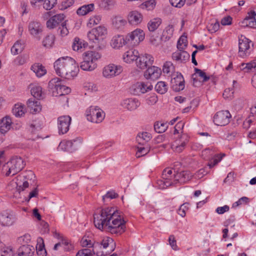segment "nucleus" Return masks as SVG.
I'll list each match as a JSON object with an SVG mask.
<instances>
[{"mask_svg": "<svg viewBox=\"0 0 256 256\" xmlns=\"http://www.w3.org/2000/svg\"><path fill=\"white\" fill-rule=\"evenodd\" d=\"M94 218L95 226L100 230L117 235L122 234L126 230V222L115 208L106 207L98 210Z\"/></svg>", "mask_w": 256, "mask_h": 256, "instance_id": "f257e3e1", "label": "nucleus"}, {"mask_svg": "<svg viewBox=\"0 0 256 256\" xmlns=\"http://www.w3.org/2000/svg\"><path fill=\"white\" fill-rule=\"evenodd\" d=\"M102 57L101 54L96 51L88 50L82 54V61L80 68L84 71H92L97 67V61Z\"/></svg>", "mask_w": 256, "mask_h": 256, "instance_id": "f03ea898", "label": "nucleus"}, {"mask_svg": "<svg viewBox=\"0 0 256 256\" xmlns=\"http://www.w3.org/2000/svg\"><path fill=\"white\" fill-rule=\"evenodd\" d=\"M25 166L26 162L21 157L16 156L4 165L2 170L6 176H14L20 172Z\"/></svg>", "mask_w": 256, "mask_h": 256, "instance_id": "7ed1b4c3", "label": "nucleus"}, {"mask_svg": "<svg viewBox=\"0 0 256 256\" xmlns=\"http://www.w3.org/2000/svg\"><path fill=\"white\" fill-rule=\"evenodd\" d=\"M192 176L189 171L176 172L170 168H166L163 170V177L165 179H172L174 185L177 183L183 184L188 181Z\"/></svg>", "mask_w": 256, "mask_h": 256, "instance_id": "20e7f679", "label": "nucleus"}, {"mask_svg": "<svg viewBox=\"0 0 256 256\" xmlns=\"http://www.w3.org/2000/svg\"><path fill=\"white\" fill-rule=\"evenodd\" d=\"M48 86L52 90V95L54 96L66 95L70 92V88L64 85L62 80L58 78L51 80Z\"/></svg>", "mask_w": 256, "mask_h": 256, "instance_id": "39448f33", "label": "nucleus"}, {"mask_svg": "<svg viewBox=\"0 0 256 256\" xmlns=\"http://www.w3.org/2000/svg\"><path fill=\"white\" fill-rule=\"evenodd\" d=\"M87 120L94 123L100 124L105 118V112L100 108L91 106L86 111Z\"/></svg>", "mask_w": 256, "mask_h": 256, "instance_id": "423d86ee", "label": "nucleus"}, {"mask_svg": "<svg viewBox=\"0 0 256 256\" xmlns=\"http://www.w3.org/2000/svg\"><path fill=\"white\" fill-rule=\"evenodd\" d=\"M106 34V28L104 26H100L89 31L87 36L90 42L98 45L103 40Z\"/></svg>", "mask_w": 256, "mask_h": 256, "instance_id": "0eeeda50", "label": "nucleus"}, {"mask_svg": "<svg viewBox=\"0 0 256 256\" xmlns=\"http://www.w3.org/2000/svg\"><path fill=\"white\" fill-rule=\"evenodd\" d=\"M18 221L16 214L11 210H6L0 213V225L10 227L16 224Z\"/></svg>", "mask_w": 256, "mask_h": 256, "instance_id": "6e6552de", "label": "nucleus"}, {"mask_svg": "<svg viewBox=\"0 0 256 256\" xmlns=\"http://www.w3.org/2000/svg\"><path fill=\"white\" fill-rule=\"evenodd\" d=\"M252 41L244 36H241L238 39V56L242 58L248 56L252 52L253 48L250 46Z\"/></svg>", "mask_w": 256, "mask_h": 256, "instance_id": "1a4fd4ad", "label": "nucleus"}, {"mask_svg": "<svg viewBox=\"0 0 256 256\" xmlns=\"http://www.w3.org/2000/svg\"><path fill=\"white\" fill-rule=\"evenodd\" d=\"M174 138L171 148L174 152L180 153L185 149L189 142V137L187 134L182 133Z\"/></svg>", "mask_w": 256, "mask_h": 256, "instance_id": "9d476101", "label": "nucleus"}, {"mask_svg": "<svg viewBox=\"0 0 256 256\" xmlns=\"http://www.w3.org/2000/svg\"><path fill=\"white\" fill-rule=\"evenodd\" d=\"M79 70L78 65L76 62V60L70 57L66 65L65 72L62 74V78H64L68 80L73 78L76 76Z\"/></svg>", "mask_w": 256, "mask_h": 256, "instance_id": "9b49d317", "label": "nucleus"}, {"mask_svg": "<svg viewBox=\"0 0 256 256\" xmlns=\"http://www.w3.org/2000/svg\"><path fill=\"white\" fill-rule=\"evenodd\" d=\"M122 70L123 68L120 65L110 64L103 68L102 75L106 78H110L118 76Z\"/></svg>", "mask_w": 256, "mask_h": 256, "instance_id": "f8f14e48", "label": "nucleus"}, {"mask_svg": "<svg viewBox=\"0 0 256 256\" xmlns=\"http://www.w3.org/2000/svg\"><path fill=\"white\" fill-rule=\"evenodd\" d=\"M144 32L140 28H136L126 36L128 44L132 45L138 44L144 40Z\"/></svg>", "mask_w": 256, "mask_h": 256, "instance_id": "ddd939ff", "label": "nucleus"}, {"mask_svg": "<svg viewBox=\"0 0 256 256\" xmlns=\"http://www.w3.org/2000/svg\"><path fill=\"white\" fill-rule=\"evenodd\" d=\"M152 88V86L149 82H138L132 85L130 90L133 94L139 96L151 90Z\"/></svg>", "mask_w": 256, "mask_h": 256, "instance_id": "4468645a", "label": "nucleus"}, {"mask_svg": "<svg viewBox=\"0 0 256 256\" xmlns=\"http://www.w3.org/2000/svg\"><path fill=\"white\" fill-rule=\"evenodd\" d=\"M231 114L228 110L220 111L214 116V122L220 126H224L228 124L230 122Z\"/></svg>", "mask_w": 256, "mask_h": 256, "instance_id": "2eb2a0df", "label": "nucleus"}, {"mask_svg": "<svg viewBox=\"0 0 256 256\" xmlns=\"http://www.w3.org/2000/svg\"><path fill=\"white\" fill-rule=\"evenodd\" d=\"M80 143V140L78 138L70 140H64L60 143L58 149L72 152L78 149Z\"/></svg>", "mask_w": 256, "mask_h": 256, "instance_id": "dca6fc26", "label": "nucleus"}, {"mask_svg": "<svg viewBox=\"0 0 256 256\" xmlns=\"http://www.w3.org/2000/svg\"><path fill=\"white\" fill-rule=\"evenodd\" d=\"M72 118L69 116H62L58 118V128L60 134H66L70 129Z\"/></svg>", "mask_w": 256, "mask_h": 256, "instance_id": "f3484780", "label": "nucleus"}, {"mask_svg": "<svg viewBox=\"0 0 256 256\" xmlns=\"http://www.w3.org/2000/svg\"><path fill=\"white\" fill-rule=\"evenodd\" d=\"M42 28V24L37 21L30 22L28 26V32L30 35L38 40L40 39Z\"/></svg>", "mask_w": 256, "mask_h": 256, "instance_id": "a211bd4d", "label": "nucleus"}, {"mask_svg": "<svg viewBox=\"0 0 256 256\" xmlns=\"http://www.w3.org/2000/svg\"><path fill=\"white\" fill-rule=\"evenodd\" d=\"M69 56L62 57L58 58L54 64V68L56 74L62 77V74L65 72V70L68 61L70 60Z\"/></svg>", "mask_w": 256, "mask_h": 256, "instance_id": "6ab92c4d", "label": "nucleus"}, {"mask_svg": "<svg viewBox=\"0 0 256 256\" xmlns=\"http://www.w3.org/2000/svg\"><path fill=\"white\" fill-rule=\"evenodd\" d=\"M154 62V57L150 54H146L144 55H139L138 56V60H136V64L137 67L144 70L152 65Z\"/></svg>", "mask_w": 256, "mask_h": 256, "instance_id": "aec40b11", "label": "nucleus"}, {"mask_svg": "<svg viewBox=\"0 0 256 256\" xmlns=\"http://www.w3.org/2000/svg\"><path fill=\"white\" fill-rule=\"evenodd\" d=\"M140 105V101L136 98H128L123 100L120 106L124 109L129 111H133L137 109Z\"/></svg>", "mask_w": 256, "mask_h": 256, "instance_id": "412c9836", "label": "nucleus"}, {"mask_svg": "<svg viewBox=\"0 0 256 256\" xmlns=\"http://www.w3.org/2000/svg\"><path fill=\"white\" fill-rule=\"evenodd\" d=\"M171 83L173 88L177 92L183 90L184 88V80L180 73L176 72L172 76Z\"/></svg>", "mask_w": 256, "mask_h": 256, "instance_id": "4be33fe9", "label": "nucleus"}, {"mask_svg": "<svg viewBox=\"0 0 256 256\" xmlns=\"http://www.w3.org/2000/svg\"><path fill=\"white\" fill-rule=\"evenodd\" d=\"M65 16L64 14H57L51 17L46 23V26L50 29H53L63 22Z\"/></svg>", "mask_w": 256, "mask_h": 256, "instance_id": "5701e85b", "label": "nucleus"}, {"mask_svg": "<svg viewBox=\"0 0 256 256\" xmlns=\"http://www.w3.org/2000/svg\"><path fill=\"white\" fill-rule=\"evenodd\" d=\"M128 23L132 26H138L142 22L143 16L141 13L136 10L130 12L127 16Z\"/></svg>", "mask_w": 256, "mask_h": 256, "instance_id": "b1692460", "label": "nucleus"}, {"mask_svg": "<svg viewBox=\"0 0 256 256\" xmlns=\"http://www.w3.org/2000/svg\"><path fill=\"white\" fill-rule=\"evenodd\" d=\"M161 69L157 66H152L148 68L144 72V76L146 79L156 80L161 75Z\"/></svg>", "mask_w": 256, "mask_h": 256, "instance_id": "393cba45", "label": "nucleus"}, {"mask_svg": "<svg viewBox=\"0 0 256 256\" xmlns=\"http://www.w3.org/2000/svg\"><path fill=\"white\" fill-rule=\"evenodd\" d=\"M190 58V54L183 50H178L172 54V59L178 63L185 62Z\"/></svg>", "mask_w": 256, "mask_h": 256, "instance_id": "a878e982", "label": "nucleus"}, {"mask_svg": "<svg viewBox=\"0 0 256 256\" xmlns=\"http://www.w3.org/2000/svg\"><path fill=\"white\" fill-rule=\"evenodd\" d=\"M128 44L126 37L122 35H116L112 38L110 42L111 46L114 48H119L124 45Z\"/></svg>", "mask_w": 256, "mask_h": 256, "instance_id": "bb28decb", "label": "nucleus"}, {"mask_svg": "<svg viewBox=\"0 0 256 256\" xmlns=\"http://www.w3.org/2000/svg\"><path fill=\"white\" fill-rule=\"evenodd\" d=\"M34 248L29 244H22L18 250V256H32Z\"/></svg>", "mask_w": 256, "mask_h": 256, "instance_id": "cd10ccee", "label": "nucleus"}, {"mask_svg": "<svg viewBox=\"0 0 256 256\" xmlns=\"http://www.w3.org/2000/svg\"><path fill=\"white\" fill-rule=\"evenodd\" d=\"M12 120L10 116H6L4 117L0 121V132L6 134L11 128Z\"/></svg>", "mask_w": 256, "mask_h": 256, "instance_id": "c85d7f7f", "label": "nucleus"}, {"mask_svg": "<svg viewBox=\"0 0 256 256\" xmlns=\"http://www.w3.org/2000/svg\"><path fill=\"white\" fill-rule=\"evenodd\" d=\"M138 52L136 50H130L124 53L123 58L126 63H130L138 60Z\"/></svg>", "mask_w": 256, "mask_h": 256, "instance_id": "c756f323", "label": "nucleus"}, {"mask_svg": "<svg viewBox=\"0 0 256 256\" xmlns=\"http://www.w3.org/2000/svg\"><path fill=\"white\" fill-rule=\"evenodd\" d=\"M30 70L38 78H41L46 74V70L41 64L35 63L30 67Z\"/></svg>", "mask_w": 256, "mask_h": 256, "instance_id": "7c9ffc66", "label": "nucleus"}, {"mask_svg": "<svg viewBox=\"0 0 256 256\" xmlns=\"http://www.w3.org/2000/svg\"><path fill=\"white\" fill-rule=\"evenodd\" d=\"M28 106L32 113L39 112L42 110V106L38 100L34 98H30L27 102Z\"/></svg>", "mask_w": 256, "mask_h": 256, "instance_id": "2f4dec72", "label": "nucleus"}, {"mask_svg": "<svg viewBox=\"0 0 256 256\" xmlns=\"http://www.w3.org/2000/svg\"><path fill=\"white\" fill-rule=\"evenodd\" d=\"M100 244L103 249H106L108 248H110V250H108V252H111L115 249V242H114V240L111 238H104Z\"/></svg>", "mask_w": 256, "mask_h": 256, "instance_id": "473e14b6", "label": "nucleus"}, {"mask_svg": "<svg viewBox=\"0 0 256 256\" xmlns=\"http://www.w3.org/2000/svg\"><path fill=\"white\" fill-rule=\"evenodd\" d=\"M174 32V27L172 24H169L164 29L162 36H161V40L164 42L170 40L173 36Z\"/></svg>", "mask_w": 256, "mask_h": 256, "instance_id": "72a5a7b5", "label": "nucleus"}, {"mask_svg": "<svg viewBox=\"0 0 256 256\" xmlns=\"http://www.w3.org/2000/svg\"><path fill=\"white\" fill-rule=\"evenodd\" d=\"M174 185V184L172 179L164 178L163 177V173L162 174V179L158 180L156 182V186L160 189L163 190Z\"/></svg>", "mask_w": 256, "mask_h": 256, "instance_id": "f704fd0d", "label": "nucleus"}, {"mask_svg": "<svg viewBox=\"0 0 256 256\" xmlns=\"http://www.w3.org/2000/svg\"><path fill=\"white\" fill-rule=\"evenodd\" d=\"M112 26L117 29L123 28L126 24V20L120 16H114L112 18Z\"/></svg>", "mask_w": 256, "mask_h": 256, "instance_id": "c9c22d12", "label": "nucleus"}, {"mask_svg": "<svg viewBox=\"0 0 256 256\" xmlns=\"http://www.w3.org/2000/svg\"><path fill=\"white\" fill-rule=\"evenodd\" d=\"M94 6L93 4H84L77 10L76 13L79 16H85L90 12H92L94 10Z\"/></svg>", "mask_w": 256, "mask_h": 256, "instance_id": "e433bc0d", "label": "nucleus"}, {"mask_svg": "<svg viewBox=\"0 0 256 256\" xmlns=\"http://www.w3.org/2000/svg\"><path fill=\"white\" fill-rule=\"evenodd\" d=\"M88 43L84 40L76 37L74 38L72 48L74 50L78 51L83 48H85L88 46Z\"/></svg>", "mask_w": 256, "mask_h": 256, "instance_id": "4c0bfd02", "label": "nucleus"}, {"mask_svg": "<svg viewBox=\"0 0 256 256\" xmlns=\"http://www.w3.org/2000/svg\"><path fill=\"white\" fill-rule=\"evenodd\" d=\"M162 20L160 18H154L150 20L148 23L147 26L150 32H154L162 24Z\"/></svg>", "mask_w": 256, "mask_h": 256, "instance_id": "58836bf2", "label": "nucleus"}, {"mask_svg": "<svg viewBox=\"0 0 256 256\" xmlns=\"http://www.w3.org/2000/svg\"><path fill=\"white\" fill-rule=\"evenodd\" d=\"M151 138V135L150 133L147 132H143L139 134L136 136V141L138 144H148L147 142H148Z\"/></svg>", "mask_w": 256, "mask_h": 256, "instance_id": "ea45409f", "label": "nucleus"}, {"mask_svg": "<svg viewBox=\"0 0 256 256\" xmlns=\"http://www.w3.org/2000/svg\"><path fill=\"white\" fill-rule=\"evenodd\" d=\"M240 70L245 72H248L252 69L256 70V62L252 61L248 63H242L238 66Z\"/></svg>", "mask_w": 256, "mask_h": 256, "instance_id": "a19ab883", "label": "nucleus"}, {"mask_svg": "<svg viewBox=\"0 0 256 256\" xmlns=\"http://www.w3.org/2000/svg\"><path fill=\"white\" fill-rule=\"evenodd\" d=\"M24 46L20 40L16 41L11 48V52L13 55L20 54L24 50Z\"/></svg>", "mask_w": 256, "mask_h": 256, "instance_id": "79ce46f5", "label": "nucleus"}, {"mask_svg": "<svg viewBox=\"0 0 256 256\" xmlns=\"http://www.w3.org/2000/svg\"><path fill=\"white\" fill-rule=\"evenodd\" d=\"M55 36L50 34L46 36L42 40V46L47 48H52L54 43Z\"/></svg>", "mask_w": 256, "mask_h": 256, "instance_id": "37998d69", "label": "nucleus"}, {"mask_svg": "<svg viewBox=\"0 0 256 256\" xmlns=\"http://www.w3.org/2000/svg\"><path fill=\"white\" fill-rule=\"evenodd\" d=\"M137 148L138 150L136 153V156L137 158H140L146 155L149 152L150 150V146L148 144H144V146L142 144H138Z\"/></svg>", "mask_w": 256, "mask_h": 256, "instance_id": "c03bdc74", "label": "nucleus"}, {"mask_svg": "<svg viewBox=\"0 0 256 256\" xmlns=\"http://www.w3.org/2000/svg\"><path fill=\"white\" fill-rule=\"evenodd\" d=\"M38 244L36 246V252L39 256H46V252L44 248V240L42 238H39L38 240Z\"/></svg>", "mask_w": 256, "mask_h": 256, "instance_id": "a18cd8bd", "label": "nucleus"}, {"mask_svg": "<svg viewBox=\"0 0 256 256\" xmlns=\"http://www.w3.org/2000/svg\"><path fill=\"white\" fill-rule=\"evenodd\" d=\"M216 154V148H208L204 149L202 152V156L204 159L210 160Z\"/></svg>", "mask_w": 256, "mask_h": 256, "instance_id": "49530a36", "label": "nucleus"}, {"mask_svg": "<svg viewBox=\"0 0 256 256\" xmlns=\"http://www.w3.org/2000/svg\"><path fill=\"white\" fill-rule=\"evenodd\" d=\"M248 26L251 28H256V12L252 10L248 14Z\"/></svg>", "mask_w": 256, "mask_h": 256, "instance_id": "de8ad7c7", "label": "nucleus"}, {"mask_svg": "<svg viewBox=\"0 0 256 256\" xmlns=\"http://www.w3.org/2000/svg\"><path fill=\"white\" fill-rule=\"evenodd\" d=\"M175 70V68L171 62H166L164 63L162 70L164 74L168 75H171Z\"/></svg>", "mask_w": 256, "mask_h": 256, "instance_id": "09e8293b", "label": "nucleus"}, {"mask_svg": "<svg viewBox=\"0 0 256 256\" xmlns=\"http://www.w3.org/2000/svg\"><path fill=\"white\" fill-rule=\"evenodd\" d=\"M156 90L160 94H165L168 90V84L163 81H160L155 86Z\"/></svg>", "mask_w": 256, "mask_h": 256, "instance_id": "8fccbe9b", "label": "nucleus"}, {"mask_svg": "<svg viewBox=\"0 0 256 256\" xmlns=\"http://www.w3.org/2000/svg\"><path fill=\"white\" fill-rule=\"evenodd\" d=\"M94 254L98 256H104V252L102 250V247L98 242H94L92 246Z\"/></svg>", "mask_w": 256, "mask_h": 256, "instance_id": "3c124183", "label": "nucleus"}, {"mask_svg": "<svg viewBox=\"0 0 256 256\" xmlns=\"http://www.w3.org/2000/svg\"><path fill=\"white\" fill-rule=\"evenodd\" d=\"M31 94L32 95L37 98H40L42 96V88L37 85H32L31 86Z\"/></svg>", "mask_w": 256, "mask_h": 256, "instance_id": "603ef678", "label": "nucleus"}, {"mask_svg": "<svg viewBox=\"0 0 256 256\" xmlns=\"http://www.w3.org/2000/svg\"><path fill=\"white\" fill-rule=\"evenodd\" d=\"M58 34L64 37L69 33V30L66 26V21L65 20L62 22L58 29Z\"/></svg>", "mask_w": 256, "mask_h": 256, "instance_id": "864d4df0", "label": "nucleus"}, {"mask_svg": "<svg viewBox=\"0 0 256 256\" xmlns=\"http://www.w3.org/2000/svg\"><path fill=\"white\" fill-rule=\"evenodd\" d=\"M12 112L16 116H21L24 114V107L20 104H16L12 110Z\"/></svg>", "mask_w": 256, "mask_h": 256, "instance_id": "5fc2aeb1", "label": "nucleus"}, {"mask_svg": "<svg viewBox=\"0 0 256 256\" xmlns=\"http://www.w3.org/2000/svg\"><path fill=\"white\" fill-rule=\"evenodd\" d=\"M224 156V154H222V155L216 154H215L210 160V162L208 164V166L210 168L216 165L222 158V157Z\"/></svg>", "mask_w": 256, "mask_h": 256, "instance_id": "6e6d98bb", "label": "nucleus"}, {"mask_svg": "<svg viewBox=\"0 0 256 256\" xmlns=\"http://www.w3.org/2000/svg\"><path fill=\"white\" fill-rule=\"evenodd\" d=\"M168 126L167 123L158 122L154 125V128L158 133L164 132Z\"/></svg>", "mask_w": 256, "mask_h": 256, "instance_id": "4d7b16f0", "label": "nucleus"}, {"mask_svg": "<svg viewBox=\"0 0 256 256\" xmlns=\"http://www.w3.org/2000/svg\"><path fill=\"white\" fill-rule=\"evenodd\" d=\"M195 73L194 74L196 76H198L202 80V82H206L210 80L209 76H206L205 72L198 68H194Z\"/></svg>", "mask_w": 256, "mask_h": 256, "instance_id": "13d9d810", "label": "nucleus"}, {"mask_svg": "<svg viewBox=\"0 0 256 256\" xmlns=\"http://www.w3.org/2000/svg\"><path fill=\"white\" fill-rule=\"evenodd\" d=\"M101 20V17L100 16H91L87 23V26L91 28L95 25L98 24Z\"/></svg>", "mask_w": 256, "mask_h": 256, "instance_id": "bf43d9fd", "label": "nucleus"}, {"mask_svg": "<svg viewBox=\"0 0 256 256\" xmlns=\"http://www.w3.org/2000/svg\"><path fill=\"white\" fill-rule=\"evenodd\" d=\"M94 242L89 236H84L80 240V244L83 247L91 248Z\"/></svg>", "mask_w": 256, "mask_h": 256, "instance_id": "052dcab7", "label": "nucleus"}, {"mask_svg": "<svg viewBox=\"0 0 256 256\" xmlns=\"http://www.w3.org/2000/svg\"><path fill=\"white\" fill-rule=\"evenodd\" d=\"M187 37L185 36H182L177 44V48L178 50H184L187 46Z\"/></svg>", "mask_w": 256, "mask_h": 256, "instance_id": "680f3d73", "label": "nucleus"}, {"mask_svg": "<svg viewBox=\"0 0 256 256\" xmlns=\"http://www.w3.org/2000/svg\"><path fill=\"white\" fill-rule=\"evenodd\" d=\"M156 2L154 0H148L144 2L142 6V8H146L148 10H152L156 6Z\"/></svg>", "mask_w": 256, "mask_h": 256, "instance_id": "e2e57ef3", "label": "nucleus"}, {"mask_svg": "<svg viewBox=\"0 0 256 256\" xmlns=\"http://www.w3.org/2000/svg\"><path fill=\"white\" fill-rule=\"evenodd\" d=\"M43 8L48 10H52L57 4V0H44Z\"/></svg>", "mask_w": 256, "mask_h": 256, "instance_id": "0e129e2a", "label": "nucleus"}, {"mask_svg": "<svg viewBox=\"0 0 256 256\" xmlns=\"http://www.w3.org/2000/svg\"><path fill=\"white\" fill-rule=\"evenodd\" d=\"M112 4V0H102L99 3V6L101 8L104 10H108Z\"/></svg>", "mask_w": 256, "mask_h": 256, "instance_id": "69168bd1", "label": "nucleus"}, {"mask_svg": "<svg viewBox=\"0 0 256 256\" xmlns=\"http://www.w3.org/2000/svg\"><path fill=\"white\" fill-rule=\"evenodd\" d=\"M0 256H14V252L10 247L4 248L0 250Z\"/></svg>", "mask_w": 256, "mask_h": 256, "instance_id": "338daca9", "label": "nucleus"}, {"mask_svg": "<svg viewBox=\"0 0 256 256\" xmlns=\"http://www.w3.org/2000/svg\"><path fill=\"white\" fill-rule=\"evenodd\" d=\"M74 4V0H64L60 6V8L62 10H66L72 6Z\"/></svg>", "mask_w": 256, "mask_h": 256, "instance_id": "774afa93", "label": "nucleus"}]
</instances>
